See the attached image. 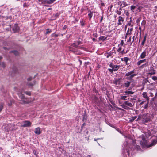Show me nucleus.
<instances>
[{
  "label": "nucleus",
  "mask_w": 157,
  "mask_h": 157,
  "mask_svg": "<svg viewBox=\"0 0 157 157\" xmlns=\"http://www.w3.org/2000/svg\"><path fill=\"white\" fill-rule=\"evenodd\" d=\"M151 120V116L148 113L140 114L138 116L136 121H140L143 123H147Z\"/></svg>",
  "instance_id": "1"
},
{
  "label": "nucleus",
  "mask_w": 157,
  "mask_h": 157,
  "mask_svg": "<svg viewBox=\"0 0 157 157\" xmlns=\"http://www.w3.org/2000/svg\"><path fill=\"white\" fill-rule=\"evenodd\" d=\"M157 142V141L156 140H153L151 144H149L147 141L146 140L145 138H142V140L140 142L141 145L144 147H151L155 144Z\"/></svg>",
  "instance_id": "2"
},
{
  "label": "nucleus",
  "mask_w": 157,
  "mask_h": 157,
  "mask_svg": "<svg viewBox=\"0 0 157 157\" xmlns=\"http://www.w3.org/2000/svg\"><path fill=\"white\" fill-rule=\"evenodd\" d=\"M136 75V74L135 73L134 70L128 72L126 73L125 75V76H126V79L130 80H132L133 78Z\"/></svg>",
  "instance_id": "3"
},
{
  "label": "nucleus",
  "mask_w": 157,
  "mask_h": 157,
  "mask_svg": "<svg viewBox=\"0 0 157 157\" xmlns=\"http://www.w3.org/2000/svg\"><path fill=\"white\" fill-rule=\"evenodd\" d=\"M31 122L29 121H25L22 123L21 126L24 127H29L31 125Z\"/></svg>",
  "instance_id": "4"
},
{
  "label": "nucleus",
  "mask_w": 157,
  "mask_h": 157,
  "mask_svg": "<svg viewBox=\"0 0 157 157\" xmlns=\"http://www.w3.org/2000/svg\"><path fill=\"white\" fill-rule=\"evenodd\" d=\"M18 96L19 98L22 100L23 103L26 104L28 103L27 101L28 100L22 93L21 92L19 93Z\"/></svg>",
  "instance_id": "5"
},
{
  "label": "nucleus",
  "mask_w": 157,
  "mask_h": 157,
  "mask_svg": "<svg viewBox=\"0 0 157 157\" xmlns=\"http://www.w3.org/2000/svg\"><path fill=\"white\" fill-rule=\"evenodd\" d=\"M143 97L145 99L146 101L147 102V104H148L150 98L148 96L147 93L146 92H143L142 94Z\"/></svg>",
  "instance_id": "6"
},
{
  "label": "nucleus",
  "mask_w": 157,
  "mask_h": 157,
  "mask_svg": "<svg viewBox=\"0 0 157 157\" xmlns=\"http://www.w3.org/2000/svg\"><path fill=\"white\" fill-rule=\"evenodd\" d=\"M117 4L122 7H125L127 5L126 2L125 1H119L117 2Z\"/></svg>",
  "instance_id": "7"
},
{
  "label": "nucleus",
  "mask_w": 157,
  "mask_h": 157,
  "mask_svg": "<svg viewBox=\"0 0 157 157\" xmlns=\"http://www.w3.org/2000/svg\"><path fill=\"white\" fill-rule=\"evenodd\" d=\"M109 66L113 68V71H115L117 70L120 67L119 65H115L112 63L110 64Z\"/></svg>",
  "instance_id": "8"
},
{
  "label": "nucleus",
  "mask_w": 157,
  "mask_h": 157,
  "mask_svg": "<svg viewBox=\"0 0 157 157\" xmlns=\"http://www.w3.org/2000/svg\"><path fill=\"white\" fill-rule=\"evenodd\" d=\"M124 21V18L121 16H119L118 20V23L117 25H121L122 24V22H123Z\"/></svg>",
  "instance_id": "9"
},
{
  "label": "nucleus",
  "mask_w": 157,
  "mask_h": 157,
  "mask_svg": "<svg viewBox=\"0 0 157 157\" xmlns=\"http://www.w3.org/2000/svg\"><path fill=\"white\" fill-rule=\"evenodd\" d=\"M124 104H125V105L131 107H133L134 105V103L132 104L131 103L129 102V101H124Z\"/></svg>",
  "instance_id": "10"
},
{
  "label": "nucleus",
  "mask_w": 157,
  "mask_h": 157,
  "mask_svg": "<svg viewBox=\"0 0 157 157\" xmlns=\"http://www.w3.org/2000/svg\"><path fill=\"white\" fill-rule=\"evenodd\" d=\"M131 83V82L127 81L126 82L123 83V86L124 87L127 88L130 86Z\"/></svg>",
  "instance_id": "11"
},
{
  "label": "nucleus",
  "mask_w": 157,
  "mask_h": 157,
  "mask_svg": "<svg viewBox=\"0 0 157 157\" xmlns=\"http://www.w3.org/2000/svg\"><path fill=\"white\" fill-rule=\"evenodd\" d=\"M115 54L116 52L114 51H110V52H107L106 53L105 56H106V57L107 58H109V57L111 56H112L113 54Z\"/></svg>",
  "instance_id": "12"
},
{
  "label": "nucleus",
  "mask_w": 157,
  "mask_h": 157,
  "mask_svg": "<svg viewBox=\"0 0 157 157\" xmlns=\"http://www.w3.org/2000/svg\"><path fill=\"white\" fill-rule=\"evenodd\" d=\"M147 52L145 51H144L141 54L139 58L141 59H143L146 56Z\"/></svg>",
  "instance_id": "13"
},
{
  "label": "nucleus",
  "mask_w": 157,
  "mask_h": 157,
  "mask_svg": "<svg viewBox=\"0 0 157 157\" xmlns=\"http://www.w3.org/2000/svg\"><path fill=\"white\" fill-rule=\"evenodd\" d=\"M19 28L17 25L15 24L12 29L14 33L17 32L19 30Z\"/></svg>",
  "instance_id": "14"
},
{
  "label": "nucleus",
  "mask_w": 157,
  "mask_h": 157,
  "mask_svg": "<svg viewBox=\"0 0 157 157\" xmlns=\"http://www.w3.org/2000/svg\"><path fill=\"white\" fill-rule=\"evenodd\" d=\"M40 128L39 127H37L35 128V131L34 132L36 134L39 135L41 133V132L40 131Z\"/></svg>",
  "instance_id": "15"
},
{
  "label": "nucleus",
  "mask_w": 157,
  "mask_h": 157,
  "mask_svg": "<svg viewBox=\"0 0 157 157\" xmlns=\"http://www.w3.org/2000/svg\"><path fill=\"white\" fill-rule=\"evenodd\" d=\"M129 60V59L127 57H124V58H121V60L122 61H124L125 62L126 65H128V61Z\"/></svg>",
  "instance_id": "16"
},
{
  "label": "nucleus",
  "mask_w": 157,
  "mask_h": 157,
  "mask_svg": "<svg viewBox=\"0 0 157 157\" xmlns=\"http://www.w3.org/2000/svg\"><path fill=\"white\" fill-rule=\"evenodd\" d=\"M8 127L10 128L8 130V131L13 130L15 129L14 128H13V127H14V125L9 124L8 125Z\"/></svg>",
  "instance_id": "17"
},
{
  "label": "nucleus",
  "mask_w": 157,
  "mask_h": 157,
  "mask_svg": "<svg viewBox=\"0 0 157 157\" xmlns=\"http://www.w3.org/2000/svg\"><path fill=\"white\" fill-rule=\"evenodd\" d=\"M121 50H122V48H121V46L119 47V48L117 50V52H120L119 53L121 55L123 54L124 52V50H123L121 51Z\"/></svg>",
  "instance_id": "18"
},
{
  "label": "nucleus",
  "mask_w": 157,
  "mask_h": 157,
  "mask_svg": "<svg viewBox=\"0 0 157 157\" xmlns=\"http://www.w3.org/2000/svg\"><path fill=\"white\" fill-rule=\"evenodd\" d=\"M146 59H144L143 60H140L138 61L137 63V65L138 66L140 65L142 63L146 61Z\"/></svg>",
  "instance_id": "19"
},
{
  "label": "nucleus",
  "mask_w": 157,
  "mask_h": 157,
  "mask_svg": "<svg viewBox=\"0 0 157 157\" xmlns=\"http://www.w3.org/2000/svg\"><path fill=\"white\" fill-rule=\"evenodd\" d=\"M56 0H46V3L48 4H51L54 2Z\"/></svg>",
  "instance_id": "20"
},
{
  "label": "nucleus",
  "mask_w": 157,
  "mask_h": 157,
  "mask_svg": "<svg viewBox=\"0 0 157 157\" xmlns=\"http://www.w3.org/2000/svg\"><path fill=\"white\" fill-rule=\"evenodd\" d=\"M90 13L88 14V16L89 18V19L90 20L91 19L92 16H93V12H91V11H89Z\"/></svg>",
  "instance_id": "21"
},
{
  "label": "nucleus",
  "mask_w": 157,
  "mask_h": 157,
  "mask_svg": "<svg viewBox=\"0 0 157 157\" xmlns=\"http://www.w3.org/2000/svg\"><path fill=\"white\" fill-rule=\"evenodd\" d=\"M80 44V42H77L76 43H75L72 44V46L75 47H78V45Z\"/></svg>",
  "instance_id": "22"
},
{
  "label": "nucleus",
  "mask_w": 157,
  "mask_h": 157,
  "mask_svg": "<svg viewBox=\"0 0 157 157\" xmlns=\"http://www.w3.org/2000/svg\"><path fill=\"white\" fill-rule=\"evenodd\" d=\"M146 38H147V35H146L144 36V39L143 40V41L142 42L141 44V45L143 46V45L144 43H145V42L146 41Z\"/></svg>",
  "instance_id": "23"
},
{
  "label": "nucleus",
  "mask_w": 157,
  "mask_h": 157,
  "mask_svg": "<svg viewBox=\"0 0 157 157\" xmlns=\"http://www.w3.org/2000/svg\"><path fill=\"white\" fill-rule=\"evenodd\" d=\"M120 83V79L119 78H117L115 80L114 83L116 84H119Z\"/></svg>",
  "instance_id": "24"
},
{
  "label": "nucleus",
  "mask_w": 157,
  "mask_h": 157,
  "mask_svg": "<svg viewBox=\"0 0 157 157\" xmlns=\"http://www.w3.org/2000/svg\"><path fill=\"white\" fill-rule=\"evenodd\" d=\"M125 94H133L134 92L131 91L127 90L124 92Z\"/></svg>",
  "instance_id": "25"
},
{
  "label": "nucleus",
  "mask_w": 157,
  "mask_h": 157,
  "mask_svg": "<svg viewBox=\"0 0 157 157\" xmlns=\"http://www.w3.org/2000/svg\"><path fill=\"white\" fill-rule=\"evenodd\" d=\"M134 148L137 150H139L140 149V146L137 145H134Z\"/></svg>",
  "instance_id": "26"
},
{
  "label": "nucleus",
  "mask_w": 157,
  "mask_h": 157,
  "mask_svg": "<svg viewBox=\"0 0 157 157\" xmlns=\"http://www.w3.org/2000/svg\"><path fill=\"white\" fill-rule=\"evenodd\" d=\"M126 98L127 96H122L120 97V98L121 99L123 100H127Z\"/></svg>",
  "instance_id": "27"
},
{
  "label": "nucleus",
  "mask_w": 157,
  "mask_h": 157,
  "mask_svg": "<svg viewBox=\"0 0 157 157\" xmlns=\"http://www.w3.org/2000/svg\"><path fill=\"white\" fill-rule=\"evenodd\" d=\"M105 38H105L104 36H101L99 37V39L100 40L104 41L105 40Z\"/></svg>",
  "instance_id": "28"
},
{
  "label": "nucleus",
  "mask_w": 157,
  "mask_h": 157,
  "mask_svg": "<svg viewBox=\"0 0 157 157\" xmlns=\"http://www.w3.org/2000/svg\"><path fill=\"white\" fill-rule=\"evenodd\" d=\"M137 118L136 116H134L132 117L131 119L130 120V122H132L134 120H135Z\"/></svg>",
  "instance_id": "29"
},
{
  "label": "nucleus",
  "mask_w": 157,
  "mask_h": 157,
  "mask_svg": "<svg viewBox=\"0 0 157 157\" xmlns=\"http://www.w3.org/2000/svg\"><path fill=\"white\" fill-rule=\"evenodd\" d=\"M35 83V82L33 81L31 82V83H28L27 84L28 86H33Z\"/></svg>",
  "instance_id": "30"
},
{
  "label": "nucleus",
  "mask_w": 157,
  "mask_h": 157,
  "mask_svg": "<svg viewBox=\"0 0 157 157\" xmlns=\"http://www.w3.org/2000/svg\"><path fill=\"white\" fill-rule=\"evenodd\" d=\"M10 52L13 53L16 56L18 55L19 54L18 52L17 51H12Z\"/></svg>",
  "instance_id": "31"
},
{
  "label": "nucleus",
  "mask_w": 157,
  "mask_h": 157,
  "mask_svg": "<svg viewBox=\"0 0 157 157\" xmlns=\"http://www.w3.org/2000/svg\"><path fill=\"white\" fill-rule=\"evenodd\" d=\"M155 73H156L155 72V71H151V72L148 73V74L149 75H152L155 74Z\"/></svg>",
  "instance_id": "32"
},
{
  "label": "nucleus",
  "mask_w": 157,
  "mask_h": 157,
  "mask_svg": "<svg viewBox=\"0 0 157 157\" xmlns=\"http://www.w3.org/2000/svg\"><path fill=\"white\" fill-rule=\"evenodd\" d=\"M0 65L3 67H5L6 66V64L4 62L1 63H0Z\"/></svg>",
  "instance_id": "33"
},
{
  "label": "nucleus",
  "mask_w": 157,
  "mask_h": 157,
  "mask_svg": "<svg viewBox=\"0 0 157 157\" xmlns=\"http://www.w3.org/2000/svg\"><path fill=\"white\" fill-rule=\"evenodd\" d=\"M41 1L40 2V4H46V0H41Z\"/></svg>",
  "instance_id": "34"
},
{
  "label": "nucleus",
  "mask_w": 157,
  "mask_h": 157,
  "mask_svg": "<svg viewBox=\"0 0 157 157\" xmlns=\"http://www.w3.org/2000/svg\"><path fill=\"white\" fill-rule=\"evenodd\" d=\"M3 107V104L1 103L0 104V112L2 111Z\"/></svg>",
  "instance_id": "35"
},
{
  "label": "nucleus",
  "mask_w": 157,
  "mask_h": 157,
  "mask_svg": "<svg viewBox=\"0 0 157 157\" xmlns=\"http://www.w3.org/2000/svg\"><path fill=\"white\" fill-rule=\"evenodd\" d=\"M132 33V32L129 31V28H128V30L126 33V35H130Z\"/></svg>",
  "instance_id": "36"
},
{
  "label": "nucleus",
  "mask_w": 157,
  "mask_h": 157,
  "mask_svg": "<svg viewBox=\"0 0 157 157\" xmlns=\"http://www.w3.org/2000/svg\"><path fill=\"white\" fill-rule=\"evenodd\" d=\"M148 65V63H146L144 64H143L140 67V68H144V67H146V66H147Z\"/></svg>",
  "instance_id": "37"
},
{
  "label": "nucleus",
  "mask_w": 157,
  "mask_h": 157,
  "mask_svg": "<svg viewBox=\"0 0 157 157\" xmlns=\"http://www.w3.org/2000/svg\"><path fill=\"white\" fill-rule=\"evenodd\" d=\"M136 8V6H135L132 5L131 6V10L132 11H133L135 8Z\"/></svg>",
  "instance_id": "38"
},
{
  "label": "nucleus",
  "mask_w": 157,
  "mask_h": 157,
  "mask_svg": "<svg viewBox=\"0 0 157 157\" xmlns=\"http://www.w3.org/2000/svg\"><path fill=\"white\" fill-rule=\"evenodd\" d=\"M70 51H72L73 52H74V53H75L76 54H78V53H76V52L75 51L73 50L72 48L71 47H70Z\"/></svg>",
  "instance_id": "39"
},
{
  "label": "nucleus",
  "mask_w": 157,
  "mask_h": 157,
  "mask_svg": "<svg viewBox=\"0 0 157 157\" xmlns=\"http://www.w3.org/2000/svg\"><path fill=\"white\" fill-rule=\"evenodd\" d=\"M47 32H46V34H48L51 32V30L49 29H47Z\"/></svg>",
  "instance_id": "40"
},
{
  "label": "nucleus",
  "mask_w": 157,
  "mask_h": 157,
  "mask_svg": "<svg viewBox=\"0 0 157 157\" xmlns=\"http://www.w3.org/2000/svg\"><path fill=\"white\" fill-rule=\"evenodd\" d=\"M24 93L30 96L31 95V93L29 91H25Z\"/></svg>",
  "instance_id": "41"
},
{
  "label": "nucleus",
  "mask_w": 157,
  "mask_h": 157,
  "mask_svg": "<svg viewBox=\"0 0 157 157\" xmlns=\"http://www.w3.org/2000/svg\"><path fill=\"white\" fill-rule=\"evenodd\" d=\"M146 21L145 20H143L142 22V23H141V24L143 25L144 26V28H145V24H146Z\"/></svg>",
  "instance_id": "42"
},
{
  "label": "nucleus",
  "mask_w": 157,
  "mask_h": 157,
  "mask_svg": "<svg viewBox=\"0 0 157 157\" xmlns=\"http://www.w3.org/2000/svg\"><path fill=\"white\" fill-rule=\"evenodd\" d=\"M154 71L155 70L154 69V68L151 66L150 67L149 69L148 70V71Z\"/></svg>",
  "instance_id": "43"
},
{
  "label": "nucleus",
  "mask_w": 157,
  "mask_h": 157,
  "mask_svg": "<svg viewBox=\"0 0 157 157\" xmlns=\"http://www.w3.org/2000/svg\"><path fill=\"white\" fill-rule=\"evenodd\" d=\"M152 78V79L154 81L157 80V77L156 76H153Z\"/></svg>",
  "instance_id": "44"
},
{
  "label": "nucleus",
  "mask_w": 157,
  "mask_h": 157,
  "mask_svg": "<svg viewBox=\"0 0 157 157\" xmlns=\"http://www.w3.org/2000/svg\"><path fill=\"white\" fill-rule=\"evenodd\" d=\"M33 153L36 156H37V153L36 151L35 150H33Z\"/></svg>",
  "instance_id": "45"
},
{
  "label": "nucleus",
  "mask_w": 157,
  "mask_h": 157,
  "mask_svg": "<svg viewBox=\"0 0 157 157\" xmlns=\"http://www.w3.org/2000/svg\"><path fill=\"white\" fill-rule=\"evenodd\" d=\"M116 13H117L119 15H120L121 14V12L120 11L118 10H117V11H116Z\"/></svg>",
  "instance_id": "46"
},
{
  "label": "nucleus",
  "mask_w": 157,
  "mask_h": 157,
  "mask_svg": "<svg viewBox=\"0 0 157 157\" xmlns=\"http://www.w3.org/2000/svg\"><path fill=\"white\" fill-rule=\"evenodd\" d=\"M124 44V41L123 40H122L121 41L120 45L121 46H122Z\"/></svg>",
  "instance_id": "47"
},
{
  "label": "nucleus",
  "mask_w": 157,
  "mask_h": 157,
  "mask_svg": "<svg viewBox=\"0 0 157 157\" xmlns=\"http://www.w3.org/2000/svg\"><path fill=\"white\" fill-rule=\"evenodd\" d=\"M52 35V37H56L58 36V35L55 34H53Z\"/></svg>",
  "instance_id": "48"
},
{
  "label": "nucleus",
  "mask_w": 157,
  "mask_h": 157,
  "mask_svg": "<svg viewBox=\"0 0 157 157\" xmlns=\"http://www.w3.org/2000/svg\"><path fill=\"white\" fill-rule=\"evenodd\" d=\"M32 77H29L28 78H27V80L28 81H31L32 80Z\"/></svg>",
  "instance_id": "49"
},
{
  "label": "nucleus",
  "mask_w": 157,
  "mask_h": 157,
  "mask_svg": "<svg viewBox=\"0 0 157 157\" xmlns=\"http://www.w3.org/2000/svg\"><path fill=\"white\" fill-rule=\"evenodd\" d=\"M108 70L109 72H112L113 71V69L112 68V69H110V68L108 69Z\"/></svg>",
  "instance_id": "50"
},
{
  "label": "nucleus",
  "mask_w": 157,
  "mask_h": 157,
  "mask_svg": "<svg viewBox=\"0 0 157 157\" xmlns=\"http://www.w3.org/2000/svg\"><path fill=\"white\" fill-rule=\"evenodd\" d=\"M59 14L58 13H56L55 15V18H57V17L59 16Z\"/></svg>",
  "instance_id": "51"
},
{
  "label": "nucleus",
  "mask_w": 157,
  "mask_h": 157,
  "mask_svg": "<svg viewBox=\"0 0 157 157\" xmlns=\"http://www.w3.org/2000/svg\"><path fill=\"white\" fill-rule=\"evenodd\" d=\"M131 36L129 37V39L127 40V42L128 43L130 42L131 41Z\"/></svg>",
  "instance_id": "52"
},
{
  "label": "nucleus",
  "mask_w": 157,
  "mask_h": 157,
  "mask_svg": "<svg viewBox=\"0 0 157 157\" xmlns=\"http://www.w3.org/2000/svg\"><path fill=\"white\" fill-rule=\"evenodd\" d=\"M126 105H125V104H124V103L123 104L122 107L125 109H126Z\"/></svg>",
  "instance_id": "53"
},
{
  "label": "nucleus",
  "mask_w": 157,
  "mask_h": 157,
  "mask_svg": "<svg viewBox=\"0 0 157 157\" xmlns=\"http://www.w3.org/2000/svg\"><path fill=\"white\" fill-rule=\"evenodd\" d=\"M147 82H149L148 79H145L144 80V82L145 83H147Z\"/></svg>",
  "instance_id": "54"
},
{
  "label": "nucleus",
  "mask_w": 157,
  "mask_h": 157,
  "mask_svg": "<svg viewBox=\"0 0 157 157\" xmlns=\"http://www.w3.org/2000/svg\"><path fill=\"white\" fill-rule=\"evenodd\" d=\"M134 37H135V36H134L133 37V40L132 41V42H131V45L132 43L134 41Z\"/></svg>",
  "instance_id": "55"
},
{
  "label": "nucleus",
  "mask_w": 157,
  "mask_h": 157,
  "mask_svg": "<svg viewBox=\"0 0 157 157\" xmlns=\"http://www.w3.org/2000/svg\"><path fill=\"white\" fill-rule=\"evenodd\" d=\"M133 30V28H129V31L130 32H132V31Z\"/></svg>",
  "instance_id": "56"
},
{
  "label": "nucleus",
  "mask_w": 157,
  "mask_h": 157,
  "mask_svg": "<svg viewBox=\"0 0 157 157\" xmlns=\"http://www.w3.org/2000/svg\"><path fill=\"white\" fill-rule=\"evenodd\" d=\"M122 8H123V7H122L121 6L119 8V10H118L120 11L121 12V10H122Z\"/></svg>",
  "instance_id": "57"
},
{
  "label": "nucleus",
  "mask_w": 157,
  "mask_h": 157,
  "mask_svg": "<svg viewBox=\"0 0 157 157\" xmlns=\"http://www.w3.org/2000/svg\"><path fill=\"white\" fill-rule=\"evenodd\" d=\"M144 102H145V101H143L141 102V103L140 104V105H143V104H144Z\"/></svg>",
  "instance_id": "58"
},
{
  "label": "nucleus",
  "mask_w": 157,
  "mask_h": 157,
  "mask_svg": "<svg viewBox=\"0 0 157 157\" xmlns=\"http://www.w3.org/2000/svg\"><path fill=\"white\" fill-rule=\"evenodd\" d=\"M150 96L151 97H152L153 96V94L152 93H150Z\"/></svg>",
  "instance_id": "59"
},
{
  "label": "nucleus",
  "mask_w": 157,
  "mask_h": 157,
  "mask_svg": "<svg viewBox=\"0 0 157 157\" xmlns=\"http://www.w3.org/2000/svg\"><path fill=\"white\" fill-rule=\"evenodd\" d=\"M127 155H129V151H127Z\"/></svg>",
  "instance_id": "60"
},
{
  "label": "nucleus",
  "mask_w": 157,
  "mask_h": 157,
  "mask_svg": "<svg viewBox=\"0 0 157 157\" xmlns=\"http://www.w3.org/2000/svg\"><path fill=\"white\" fill-rule=\"evenodd\" d=\"M148 104H147H147H146V105L145 106V108H146L147 107V106H148V105H147Z\"/></svg>",
  "instance_id": "61"
},
{
  "label": "nucleus",
  "mask_w": 157,
  "mask_h": 157,
  "mask_svg": "<svg viewBox=\"0 0 157 157\" xmlns=\"http://www.w3.org/2000/svg\"><path fill=\"white\" fill-rule=\"evenodd\" d=\"M99 139V138H98V139H94V140L96 141H97V140H98Z\"/></svg>",
  "instance_id": "62"
},
{
  "label": "nucleus",
  "mask_w": 157,
  "mask_h": 157,
  "mask_svg": "<svg viewBox=\"0 0 157 157\" xmlns=\"http://www.w3.org/2000/svg\"><path fill=\"white\" fill-rule=\"evenodd\" d=\"M139 29L141 31V28L140 27H139Z\"/></svg>",
  "instance_id": "63"
},
{
  "label": "nucleus",
  "mask_w": 157,
  "mask_h": 157,
  "mask_svg": "<svg viewBox=\"0 0 157 157\" xmlns=\"http://www.w3.org/2000/svg\"><path fill=\"white\" fill-rule=\"evenodd\" d=\"M128 35H126H126H125V39H126V38H127V36Z\"/></svg>",
  "instance_id": "64"
}]
</instances>
